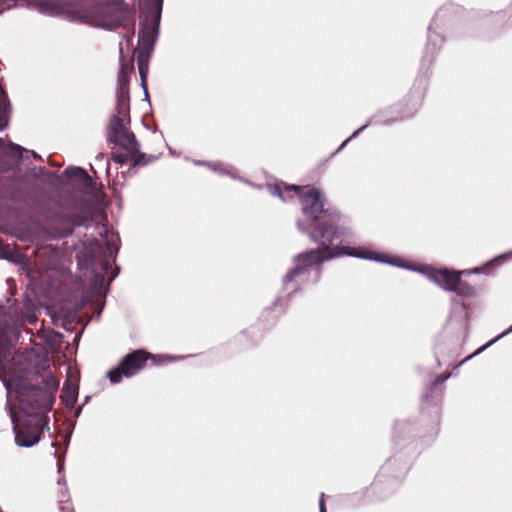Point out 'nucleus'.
<instances>
[{"label": "nucleus", "mask_w": 512, "mask_h": 512, "mask_svg": "<svg viewBox=\"0 0 512 512\" xmlns=\"http://www.w3.org/2000/svg\"><path fill=\"white\" fill-rule=\"evenodd\" d=\"M45 382L49 388L56 389L58 387V381L52 376L48 377Z\"/></svg>", "instance_id": "nucleus-20"}, {"label": "nucleus", "mask_w": 512, "mask_h": 512, "mask_svg": "<svg viewBox=\"0 0 512 512\" xmlns=\"http://www.w3.org/2000/svg\"><path fill=\"white\" fill-rule=\"evenodd\" d=\"M271 193L283 201L293 198L292 193L298 196L301 211L309 222V226L300 220L297 226L312 241H334L351 234L350 227L342 223L341 213L329 205L325 194L320 189L309 185L297 186L280 182L273 185Z\"/></svg>", "instance_id": "nucleus-1"}, {"label": "nucleus", "mask_w": 512, "mask_h": 512, "mask_svg": "<svg viewBox=\"0 0 512 512\" xmlns=\"http://www.w3.org/2000/svg\"><path fill=\"white\" fill-rule=\"evenodd\" d=\"M319 507H320V512H326V506H325L323 496L320 499Z\"/></svg>", "instance_id": "nucleus-21"}, {"label": "nucleus", "mask_w": 512, "mask_h": 512, "mask_svg": "<svg viewBox=\"0 0 512 512\" xmlns=\"http://www.w3.org/2000/svg\"><path fill=\"white\" fill-rule=\"evenodd\" d=\"M0 512H3V511L0 509Z\"/></svg>", "instance_id": "nucleus-30"}, {"label": "nucleus", "mask_w": 512, "mask_h": 512, "mask_svg": "<svg viewBox=\"0 0 512 512\" xmlns=\"http://www.w3.org/2000/svg\"><path fill=\"white\" fill-rule=\"evenodd\" d=\"M5 102H6L5 94H0V129H3L6 126Z\"/></svg>", "instance_id": "nucleus-18"}, {"label": "nucleus", "mask_w": 512, "mask_h": 512, "mask_svg": "<svg viewBox=\"0 0 512 512\" xmlns=\"http://www.w3.org/2000/svg\"><path fill=\"white\" fill-rule=\"evenodd\" d=\"M148 360L157 363L156 356L145 350H135L122 358L118 366L111 369L107 376L111 383H119L123 377H131L142 370Z\"/></svg>", "instance_id": "nucleus-7"}, {"label": "nucleus", "mask_w": 512, "mask_h": 512, "mask_svg": "<svg viewBox=\"0 0 512 512\" xmlns=\"http://www.w3.org/2000/svg\"><path fill=\"white\" fill-rule=\"evenodd\" d=\"M500 263V259H494L490 262H488L486 265H484L483 267L481 268H475L473 270L474 273H480V272H484V273H490L492 269H494L498 264Z\"/></svg>", "instance_id": "nucleus-17"}, {"label": "nucleus", "mask_w": 512, "mask_h": 512, "mask_svg": "<svg viewBox=\"0 0 512 512\" xmlns=\"http://www.w3.org/2000/svg\"><path fill=\"white\" fill-rule=\"evenodd\" d=\"M111 159L120 165L131 161L132 167L145 166L157 159L154 155H147L139 150V143L136 141L125 151L115 150L111 153Z\"/></svg>", "instance_id": "nucleus-11"}, {"label": "nucleus", "mask_w": 512, "mask_h": 512, "mask_svg": "<svg viewBox=\"0 0 512 512\" xmlns=\"http://www.w3.org/2000/svg\"><path fill=\"white\" fill-rule=\"evenodd\" d=\"M320 245L309 251L299 253L294 258L295 266L287 272L284 277V282L289 283L296 278L305 274L309 267L314 265L320 267L325 261L331 260L340 256H353L357 258L373 259L374 253L362 248L350 246H335L332 247L333 241L319 240Z\"/></svg>", "instance_id": "nucleus-2"}, {"label": "nucleus", "mask_w": 512, "mask_h": 512, "mask_svg": "<svg viewBox=\"0 0 512 512\" xmlns=\"http://www.w3.org/2000/svg\"><path fill=\"white\" fill-rule=\"evenodd\" d=\"M509 331H512V327L509 329Z\"/></svg>", "instance_id": "nucleus-29"}, {"label": "nucleus", "mask_w": 512, "mask_h": 512, "mask_svg": "<svg viewBox=\"0 0 512 512\" xmlns=\"http://www.w3.org/2000/svg\"><path fill=\"white\" fill-rule=\"evenodd\" d=\"M510 17H512V12L510 13Z\"/></svg>", "instance_id": "nucleus-28"}, {"label": "nucleus", "mask_w": 512, "mask_h": 512, "mask_svg": "<svg viewBox=\"0 0 512 512\" xmlns=\"http://www.w3.org/2000/svg\"><path fill=\"white\" fill-rule=\"evenodd\" d=\"M450 376H451V373H449V372H444V373L438 375L436 377V379L434 380V383H433L434 386H439V385L443 384L447 379L450 378Z\"/></svg>", "instance_id": "nucleus-19"}, {"label": "nucleus", "mask_w": 512, "mask_h": 512, "mask_svg": "<svg viewBox=\"0 0 512 512\" xmlns=\"http://www.w3.org/2000/svg\"><path fill=\"white\" fill-rule=\"evenodd\" d=\"M12 421L15 424L16 444L23 447H31L40 441L43 430L47 426L48 417L35 415L33 417L22 416L18 419L13 412Z\"/></svg>", "instance_id": "nucleus-6"}, {"label": "nucleus", "mask_w": 512, "mask_h": 512, "mask_svg": "<svg viewBox=\"0 0 512 512\" xmlns=\"http://www.w3.org/2000/svg\"><path fill=\"white\" fill-rule=\"evenodd\" d=\"M462 273L445 268H433L429 271L428 277L446 291L454 292L461 297H472L475 295V288L461 280Z\"/></svg>", "instance_id": "nucleus-8"}, {"label": "nucleus", "mask_w": 512, "mask_h": 512, "mask_svg": "<svg viewBox=\"0 0 512 512\" xmlns=\"http://www.w3.org/2000/svg\"><path fill=\"white\" fill-rule=\"evenodd\" d=\"M149 7L150 16L146 15L144 22L139 31V44L146 49L153 46L159 21L161 17V10L163 0H145Z\"/></svg>", "instance_id": "nucleus-9"}, {"label": "nucleus", "mask_w": 512, "mask_h": 512, "mask_svg": "<svg viewBox=\"0 0 512 512\" xmlns=\"http://www.w3.org/2000/svg\"><path fill=\"white\" fill-rule=\"evenodd\" d=\"M483 348H479V350L477 352H475L474 354H477L478 352L482 351Z\"/></svg>", "instance_id": "nucleus-27"}, {"label": "nucleus", "mask_w": 512, "mask_h": 512, "mask_svg": "<svg viewBox=\"0 0 512 512\" xmlns=\"http://www.w3.org/2000/svg\"><path fill=\"white\" fill-rule=\"evenodd\" d=\"M3 247H4V243H3V240L0 238V252H2Z\"/></svg>", "instance_id": "nucleus-23"}, {"label": "nucleus", "mask_w": 512, "mask_h": 512, "mask_svg": "<svg viewBox=\"0 0 512 512\" xmlns=\"http://www.w3.org/2000/svg\"><path fill=\"white\" fill-rule=\"evenodd\" d=\"M473 355H474V354H472V355H470V356H468V357H465V359H463V360L459 363V365H462L464 362H466L468 359H470Z\"/></svg>", "instance_id": "nucleus-22"}, {"label": "nucleus", "mask_w": 512, "mask_h": 512, "mask_svg": "<svg viewBox=\"0 0 512 512\" xmlns=\"http://www.w3.org/2000/svg\"><path fill=\"white\" fill-rule=\"evenodd\" d=\"M65 174L69 178H74L83 182H86L91 179L86 170L80 167L68 168L65 170Z\"/></svg>", "instance_id": "nucleus-15"}, {"label": "nucleus", "mask_w": 512, "mask_h": 512, "mask_svg": "<svg viewBox=\"0 0 512 512\" xmlns=\"http://www.w3.org/2000/svg\"><path fill=\"white\" fill-rule=\"evenodd\" d=\"M132 70H133V63L131 61L125 62V60L122 58L121 68H120L119 75H118L119 87H122V86L129 87L128 86V84H129L128 75Z\"/></svg>", "instance_id": "nucleus-14"}, {"label": "nucleus", "mask_w": 512, "mask_h": 512, "mask_svg": "<svg viewBox=\"0 0 512 512\" xmlns=\"http://www.w3.org/2000/svg\"><path fill=\"white\" fill-rule=\"evenodd\" d=\"M53 403L54 396L47 389L28 384L19 387V407L25 417L47 416Z\"/></svg>", "instance_id": "nucleus-4"}, {"label": "nucleus", "mask_w": 512, "mask_h": 512, "mask_svg": "<svg viewBox=\"0 0 512 512\" xmlns=\"http://www.w3.org/2000/svg\"><path fill=\"white\" fill-rule=\"evenodd\" d=\"M94 212L91 207H84L80 212L74 210H60L50 217V228L57 238H66L73 234L75 227L91 226Z\"/></svg>", "instance_id": "nucleus-3"}, {"label": "nucleus", "mask_w": 512, "mask_h": 512, "mask_svg": "<svg viewBox=\"0 0 512 512\" xmlns=\"http://www.w3.org/2000/svg\"><path fill=\"white\" fill-rule=\"evenodd\" d=\"M90 15L99 25L110 29L126 26L132 19V11L123 0L98 3Z\"/></svg>", "instance_id": "nucleus-5"}, {"label": "nucleus", "mask_w": 512, "mask_h": 512, "mask_svg": "<svg viewBox=\"0 0 512 512\" xmlns=\"http://www.w3.org/2000/svg\"><path fill=\"white\" fill-rule=\"evenodd\" d=\"M129 87H118L117 102H116V115L122 117H129Z\"/></svg>", "instance_id": "nucleus-12"}, {"label": "nucleus", "mask_w": 512, "mask_h": 512, "mask_svg": "<svg viewBox=\"0 0 512 512\" xmlns=\"http://www.w3.org/2000/svg\"><path fill=\"white\" fill-rule=\"evenodd\" d=\"M137 64L139 69V74L141 77L142 84L145 85L146 77L148 73V59L147 56L144 55L143 52H139L137 56Z\"/></svg>", "instance_id": "nucleus-16"}, {"label": "nucleus", "mask_w": 512, "mask_h": 512, "mask_svg": "<svg viewBox=\"0 0 512 512\" xmlns=\"http://www.w3.org/2000/svg\"><path fill=\"white\" fill-rule=\"evenodd\" d=\"M126 120L129 122V117L114 115L109 123L108 139L119 146L121 151H125L137 141L134 133L127 129Z\"/></svg>", "instance_id": "nucleus-10"}, {"label": "nucleus", "mask_w": 512, "mask_h": 512, "mask_svg": "<svg viewBox=\"0 0 512 512\" xmlns=\"http://www.w3.org/2000/svg\"><path fill=\"white\" fill-rule=\"evenodd\" d=\"M109 267H110L109 263H108V262H106V263L104 264V268H105V269H108Z\"/></svg>", "instance_id": "nucleus-25"}, {"label": "nucleus", "mask_w": 512, "mask_h": 512, "mask_svg": "<svg viewBox=\"0 0 512 512\" xmlns=\"http://www.w3.org/2000/svg\"><path fill=\"white\" fill-rule=\"evenodd\" d=\"M34 321H35V318H34V317H31V318L29 319V323H33Z\"/></svg>", "instance_id": "nucleus-26"}, {"label": "nucleus", "mask_w": 512, "mask_h": 512, "mask_svg": "<svg viewBox=\"0 0 512 512\" xmlns=\"http://www.w3.org/2000/svg\"><path fill=\"white\" fill-rule=\"evenodd\" d=\"M6 351H2V348L0 347V356H5Z\"/></svg>", "instance_id": "nucleus-24"}, {"label": "nucleus", "mask_w": 512, "mask_h": 512, "mask_svg": "<svg viewBox=\"0 0 512 512\" xmlns=\"http://www.w3.org/2000/svg\"><path fill=\"white\" fill-rule=\"evenodd\" d=\"M78 386L70 382H65L61 398L67 407H73L77 402L78 397Z\"/></svg>", "instance_id": "nucleus-13"}]
</instances>
